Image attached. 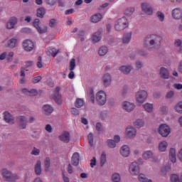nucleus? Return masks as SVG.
I'll return each instance as SVG.
<instances>
[{
  "label": "nucleus",
  "mask_w": 182,
  "mask_h": 182,
  "mask_svg": "<svg viewBox=\"0 0 182 182\" xmlns=\"http://www.w3.org/2000/svg\"><path fill=\"white\" fill-rule=\"evenodd\" d=\"M87 96L89 97L90 100L92 102V103H95V102H97V105L100 106H103L106 105V102H107V95L106 94V91L105 90H100L98 91L95 97V91L92 87H87Z\"/></svg>",
  "instance_id": "1"
},
{
  "label": "nucleus",
  "mask_w": 182,
  "mask_h": 182,
  "mask_svg": "<svg viewBox=\"0 0 182 182\" xmlns=\"http://www.w3.org/2000/svg\"><path fill=\"white\" fill-rule=\"evenodd\" d=\"M159 45H160V36L156 34L146 36L144 41V47L148 50H156Z\"/></svg>",
  "instance_id": "2"
},
{
  "label": "nucleus",
  "mask_w": 182,
  "mask_h": 182,
  "mask_svg": "<svg viewBox=\"0 0 182 182\" xmlns=\"http://www.w3.org/2000/svg\"><path fill=\"white\" fill-rule=\"evenodd\" d=\"M129 26V20L126 17H122L118 19L114 24V29L118 32L124 31Z\"/></svg>",
  "instance_id": "3"
},
{
  "label": "nucleus",
  "mask_w": 182,
  "mask_h": 182,
  "mask_svg": "<svg viewBox=\"0 0 182 182\" xmlns=\"http://www.w3.org/2000/svg\"><path fill=\"white\" fill-rule=\"evenodd\" d=\"M1 174L6 181L14 182L16 181V180H19V176L16 175V173H12V172L8 171V169H2Z\"/></svg>",
  "instance_id": "4"
},
{
  "label": "nucleus",
  "mask_w": 182,
  "mask_h": 182,
  "mask_svg": "<svg viewBox=\"0 0 182 182\" xmlns=\"http://www.w3.org/2000/svg\"><path fill=\"white\" fill-rule=\"evenodd\" d=\"M149 94L146 92V90H139L135 94V100L137 105H143L144 102L147 100Z\"/></svg>",
  "instance_id": "5"
},
{
  "label": "nucleus",
  "mask_w": 182,
  "mask_h": 182,
  "mask_svg": "<svg viewBox=\"0 0 182 182\" xmlns=\"http://www.w3.org/2000/svg\"><path fill=\"white\" fill-rule=\"evenodd\" d=\"M158 133L162 137H168L170 134L171 133V128L166 124H162L159 126L158 129Z\"/></svg>",
  "instance_id": "6"
},
{
  "label": "nucleus",
  "mask_w": 182,
  "mask_h": 182,
  "mask_svg": "<svg viewBox=\"0 0 182 182\" xmlns=\"http://www.w3.org/2000/svg\"><path fill=\"white\" fill-rule=\"evenodd\" d=\"M125 136L126 137H128V139H134V137L137 136V129L132 125L127 127L125 129Z\"/></svg>",
  "instance_id": "7"
},
{
  "label": "nucleus",
  "mask_w": 182,
  "mask_h": 182,
  "mask_svg": "<svg viewBox=\"0 0 182 182\" xmlns=\"http://www.w3.org/2000/svg\"><path fill=\"white\" fill-rule=\"evenodd\" d=\"M122 108L125 112H127V113H132V112L136 109V105L129 101H124L122 103Z\"/></svg>",
  "instance_id": "8"
},
{
  "label": "nucleus",
  "mask_w": 182,
  "mask_h": 182,
  "mask_svg": "<svg viewBox=\"0 0 182 182\" xmlns=\"http://www.w3.org/2000/svg\"><path fill=\"white\" fill-rule=\"evenodd\" d=\"M141 9L142 12H144V14H146V15H152L154 12V10L153 9V6L146 2L142 3L141 4Z\"/></svg>",
  "instance_id": "9"
},
{
  "label": "nucleus",
  "mask_w": 182,
  "mask_h": 182,
  "mask_svg": "<svg viewBox=\"0 0 182 182\" xmlns=\"http://www.w3.org/2000/svg\"><path fill=\"white\" fill-rule=\"evenodd\" d=\"M33 25L38 33H46V32H48V27H41V20H39V18H36L33 22Z\"/></svg>",
  "instance_id": "10"
},
{
  "label": "nucleus",
  "mask_w": 182,
  "mask_h": 182,
  "mask_svg": "<svg viewBox=\"0 0 182 182\" xmlns=\"http://www.w3.org/2000/svg\"><path fill=\"white\" fill-rule=\"evenodd\" d=\"M129 173L131 176H137L140 173V166L137 161L132 162L129 168Z\"/></svg>",
  "instance_id": "11"
},
{
  "label": "nucleus",
  "mask_w": 182,
  "mask_h": 182,
  "mask_svg": "<svg viewBox=\"0 0 182 182\" xmlns=\"http://www.w3.org/2000/svg\"><path fill=\"white\" fill-rule=\"evenodd\" d=\"M103 33V28H100L98 31L95 32L91 36V41L92 43H97L102 41V34Z\"/></svg>",
  "instance_id": "12"
},
{
  "label": "nucleus",
  "mask_w": 182,
  "mask_h": 182,
  "mask_svg": "<svg viewBox=\"0 0 182 182\" xmlns=\"http://www.w3.org/2000/svg\"><path fill=\"white\" fill-rule=\"evenodd\" d=\"M23 48L26 52H31L35 48V44L31 40L27 39L23 42Z\"/></svg>",
  "instance_id": "13"
},
{
  "label": "nucleus",
  "mask_w": 182,
  "mask_h": 182,
  "mask_svg": "<svg viewBox=\"0 0 182 182\" xmlns=\"http://www.w3.org/2000/svg\"><path fill=\"white\" fill-rule=\"evenodd\" d=\"M18 24V18L13 16L11 17L6 24V29H14L15 26Z\"/></svg>",
  "instance_id": "14"
},
{
  "label": "nucleus",
  "mask_w": 182,
  "mask_h": 182,
  "mask_svg": "<svg viewBox=\"0 0 182 182\" xmlns=\"http://www.w3.org/2000/svg\"><path fill=\"white\" fill-rule=\"evenodd\" d=\"M130 147L128 145H123L121 146L119 149V154L122 157L126 159L130 156Z\"/></svg>",
  "instance_id": "15"
},
{
  "label": "nucleus",
  "mask_w": 182,
  "mask_h": 182,
  "mask_svg": "<svg viewBox=\"0 0 182 182\" xmlns=\"http://www.w3.org/2000/svg\"><path fill=\"white\" fill-rule=\"evenodd\" d=\"M102 80L104 86L109 87V86L112 85V75H110V73L104 74Z\"/></svg>",
  "instance_id": "16"
},
{
  "label": "nucleus",
  "mask_w": 182,
  "mask_h": 182,
  "mask_svg": "<svg viewBox=\"0 0 182 182\" xmlns=\"http://www.w3.org/2000/svg\"><path fill=\"white\" fill-rule=\"evenodd\" d=\"M119 70L123 75H129L130 72L133 70V66L132 65H122L119 67Z\"/></svg>",
  "instance_id": "17"
},
{
  "label": "nucleus",
  "mask_w": 182,
  "mask_h": 182,
  "mask_svg": "<svg viewBox=\"0 0 182 182\" xmlns=\"http://www.w3.org/2000/svg\"><path fill=\"white\" fill-rule=\"evenodd\" d=\"M4 120L6 123H9V124H14L15 123V119L14 118V116L9 113V112L6 111L4 112Z\"/></svg>",
  "instance_id": "18"
},
{
  "label": "nucleus",
  "mask_w": 182,
  "mask_h": 182,
  "mask_svg": "<svg viewBox=\"0 0 182 182\" xmlns=\"http://www.w3.org/2000/svg\"><path fill=\"white\" fill-rule=\"evenodd\" d=\"M171 14L173 19L178 20L181 19L182 18V9L180 8H176L173 9Z\"/></svg>",
  "instance_id": "19"
},
{
  "label": "nucleus",
  "mask_w": 182,
  "mask_h": 182,
  "mask_svg": "<svg viewBox=\"0 0 182 182\" xmlns=\"http://www.w3.org/2000/svg\"><path fill=\"white\" fill-rule=\"evenodd\" d=\"M132 35L133 33H132V31L125 33L122 36V43H124V45H128V43H130Z\"/></svg>",
  "instance_id": "20"
},
{
  "label": "nucleus",
  "mask_w": 182,
  "mask_h": 182,
  "mask_svg": "<svg viewBox=\"0 0 182 182\" xmlns=\"http://www.w3.org/2000/svg\"><path fill=\"white\" fill-rule=\"evenodd\" d=\"M103 19V14L100 13H97L95 14H93L90 17V21L92 22V23H97V22H100Z\"/></svg>",
  "instance_id": "21"
},
{
  "label": "nucleus",
  "mask_w": 182,
  "mask_h": 182,
  "mask_svg": "<svg viewBox=\"0 0 182 182\" xmlns=\"http://www.w3.org/2000/svg\"><path fill=\"white\" fill-rule=\"evenodd\" d=\"M167 147H168V142L164 140L159 142L158 149L161 153H166V151H167Z\"/></svg>",
  "instance_id": "22"
},
{
  "label": "nucleus",
  "mask_w": 182,
  "mask_h": 182,
  "mask_svg": "<svg viewBox=\"0 0 182 182\" xmlns=\"http://www.w3.org/2000/svg\"><path fill=\"white\" fill-rule=\"evenodd\" d=\"M18 122L20 129H26L28 119H26L23 116H20L18 117Z\"/></svg>",
  "instance_id": "23"
},
{
  "label": "nucleus",
  "mask_w": 182,
  "mask_h": 182,
  "mask_svg": "<svg viewBox=\"0 0 182 182\" xmlns=\"http://www.w3.org/2000/svg\"><path fill=\"white\" fill-rule=\"evenodd\" d=\"M59 139L64 143H69V141H70V134L68 132H64L59 136Z\"/></svg>",
  "instance_id": "24"
},
{
  "label": "nucleus",
  "mask_w": 182,
  "mask_h": 182,
  "mask_svg": "<svg viewBox=\"0 0 182 182\" xmlns=\"http://www.w3.org/2000/svg\"><path fill=\"white\" fill-rule=\"evenodd\" d=\"M159 75L162 79H169L170 73H168V70L167 68L162 67L160 69Z\"/></svg>",
  "instance_id": "25"
},
{
  "label": "nucleus",
  "mask_w": 182,
  "mask_h": 182,
  "mask_svg": "<svg viewBox=\"0 0 182 182\" xmlns=\"http://www.w3.org/2000/svg\"><path fill=\"white\" fill-rule=\"evenodd\" d=\"M80 156L79 155V153L75 152L73 154L71 163L73 166H79V161L80 160Z\"/></svg>",
  "instance_id": "26"
},
{
  "label": "nucleus",
  "mask_w": 182,
  "mask_h": 182,
  "mask_svg": "<svg viewBox=\"0 0 182 182\" xmlns=\"http://www.w3.org/2000/svg\"><path fill=\"white\" fill-rule=\"evenodd\" d=\"M176 151L174 148H171L169 150V159L171 161V163H176L177 158L176 157Z\"/></svg>",
  "instance_id": "27"
},
{
  "label": "nucleus",
  "mask_w": 182,
  "mask_h": 182,
  "mask_svg": "<svg viewBox=\"0 0 182 182\" xmlns=\"http://www.w3.org/2000/svg\"><path fill=\"white\" fill-rule=\"evenodd\" d=\"M153 156H154V154L153 153V151L151 150L144 151L142 153V158L144 160H150V159H153Z\"/></svg>",
  "instance_id": "28"
},
{
  "label": "nucleus",
  "mask_w": 182,
  "mask_h": 182,
  "mask_svg": "<svg viewBox=\"0 0 182 182\" xmlns=\"http://www.w3.org/2000/svg\"><path fill=\"white\" fill-rule=\"evenodd\" d=\"M109 53V47L106 46H101L98 50L99 56H106Z\"/></svg>",
  "instance_id": "29"
},
{
  "label": "nucleus",
  "mask_w": 182,
  "mask_h": 182,
  "mask_svg": "<svg viewBox=\"0 0 182 182\" xmlns=\"http://www.w3.org/2000/svg\"><path fill=\"white\" fill-rule=\"evenodd\" d=\"M18 46V40L16 38H11L7 41V47L10 49H14Z\"/></svg>",
  "instance_id": "30"
},
{
  "label": "nucleus",
  "mask_w": 182,
  "mask_h": 182,
  "mask_svg": "<svg viewBox=\"0 0 182 182\" xmlns=\"http://www.w3.org/2000/svg\"><path fill=\"white\" fill-rule=\"evenodd\" d=\"M34 168L36 176H41L42 174V163L41 161H37Z\"/></svg>",
  "instance_id": "31"
},
{
  "label": "nucleus",
  "mask_w": 182,
  "mask_h": 182,
  "mask_svg": "<svg viewBox=\"0 0 182 182\" xmlns=\"http://www.w3.org/2000/svg\"><path fill=\"white\" fill-rule=\"evenodd\" d=\"M142 106L146 112H147L148 113H153L154 110V105H153V104L146 102Z\"/></svg>",
  "instance_id": "32"
},
{
  "label": "nucleus",
  "mask_w": 182,
  "mask_h": 182,
  "mask_svg": "<svg viewBox=\"0 0 182 182\" xmlns=\"http://www.w3.org/2000/svg\"><path fill=\"white\" fill-rule=\"evenodd\" d=\"M146 124V122H144V120L141 119H136L134 122L133 124L135 126V127H136L137 129H141V127H144V124Z\"/></svg>",
  "instance_id": "33"
},
{
  "label": "nucleus",
  "mask_w": 182,
  "mask_h": 182,
  "mask_svg": "<svg viewBox=\"0 0 182 182\" xmlns=\"http://www.w3.org/2000/svg\"><path fill=\"white\" fill-rule=\"evenodd\" d=\"M23 93L24 95H27V96H36L38 95V91L36 90H28L26 88H24L22 90Z\"/></svg>",
  "instance_id": "34"
},
{
  "label": "nucleus",
  "mask_w": 182,
  "mask_h": 182,
  "mask_svg": "<svg viewBox=\"0 0 182 182\" xmlns=\"http://www.w3.org/2000/svg\"><path fill=\"white\" fill-rule=\"evenodd\" d=\"M43 112L44 114H50L53 112V107L49 105H46L43 107Z\"/></svg>",
  "instance_id": "35"
},
{
  "label": "nucleus",
  "mask_w": 182,
  "mask_h": 182,
  "mask_svg": "<svg viewBox=\"0 0 182 182\" xmlns=\"http://www.w3.org/2000/svg\"><path fill=\"white\" fill-rule=\"evenodd\" d=\"M59 92H60V87H57L55 88V93L58 97L54 96V100L58 103V105H60L62 103V99H60V95H59Z\"/></svg>",
  "instance_id": "36"
},
{
  "label": "nucleus",
  "mask_w": 182,
  "mask_h": 182,
  "mask_svg": "<svg viewBox=\"0 0 182 182\" xmlns=\"http://www.w3.org/2000/svg\"><path fill=\"white\" fill-rule=\"evenodd\" d=\"M171 170V165L167 164L162 167L161 173L162 176H167V173Z\"/></svg>",
  "instance_id": "37"
},
{
  "label": "nucleus",
  "mask_w": 182,
  "mask_h": 182,
  "mask_svg": "<svg viewBox=\"0 0 182 182\" xmlns=\"http://www.w3.org/2000/svg\"><path fill=\"white\" fill-rule=\"evenodd\" d=\"M58 52L59 51L53 47H50L47 50L48 55H51V56H53V58H55L56 56V55H58Z\"/></svg>",
  "instance_id": "38"
},
{
  "label": "nucleus",
  "mask_w": 182,
  "mask_h": 182,
  "mask_svg": "<svg viewBox=\"0 0 182 182\" xmlns=\"http://www.w3.org/2000/svg\"><path fill=\"white\" fill-rule=\"evenodd\" d=\"M111 178L112 182H122V177L119 173H114Z\"/></svg>",
  "instance_id": "39"
},
{
  "label": "nucleus",
  "mask_w": 182,
  "mask_h": 182,
  "mask_svg": "<svg viewBox=\"0 0 182 182\" xmlns=\"http://www.w3.org/2000/svg\"><path fill=\"white\" fill-rule=\"evenodd\" d=\"M46 14V10L45 8L41 7L37 9V16L38 18H43Z\"/></svg>",
  "instance_id": "40"
},
{
  "label": "nucleus",
  "mask_w": 182,
  "mask_h": 182,
  "mask_svg": "<svg viewBox=\"0 0 182 182\" xmlns=\"http://www.w3.org/2000/svg\"><path fill=\"white\" fill-rule=\"evenodd\" d=\"M106 143L109 149H115L116 146H117V144L113 139H107Z\"/></svg>",
  "instance_id": "41"
},
{
  "label": "nucleus",
  "mask_w": 182,
  "mask_h": 182,
  "mask_svg": "<svg viewBox=\"0 0 182 182\" xmlns=\"http://www.w3.org/2000/svg\"><path fill=\"white\" fill-rule=\"evenodd\" d=\"M175 111L179 114H182V101L178 102L174 107Z\"/></svg>",
  "instance_id": "42"
},
{
  "label": "nucleus",
  "mask_w": 182,
  "mask_h": 182,
  "mask_svg": "<svg viewBox=\"0 0 182 182\" xmlns=\"http://www.w3.org/2000/svg\"><path fill=\"white\" fill-rule=\"evenodd\" d=\"M75 107H77V109H80V107H83L85 105V101H83L82 99L78 98L75 101Z\"/></svg>",
  "instance_id": "43"
},
{
  "label": "nucleus",
  "mask_w": 182,
  "mask_h": 182,
  "mask_svg": "<svg viewBox=\"0 0 182 182\" xmlns=\"http://www.w3.org/2000/svg\"><path fill=\"white\" fill-rule=\"evenodd\" d=\"M106 154L105 153H102L101 155V158H100V166L101 167H103L105 166V164H106Z\"/></svg>",
  "instance_id": "44"
},
{
  "label": "nucleus",
  "mask_w": 182,
  "mask_h": 182,
  "mask_svg": "<svg viewBox=\"0 0 182 182\" xmlns=\"http://www.w3.org/2000/svg\"><path fill=\"white\" fill-rule=\"evenodd\" d=\"M44 164L46 167V171H49V168L50 167V158H46L44 161Z\"/></svg>",
  "instance_id": "45"
},
{
  "label": "nucleus",
  "mask_w": 182,
  "mask_h": 182,
  "mask_svg": "<svg viewBox=\"0 0 182 182\" xmlns=\"http://www.w3.org/2000/svg\"><path fill=\"white\" fill-rule=\"evenodd\" d=\"M156 16L160 22H164V18H166V16H164V14H163V12L158 11L156 13Z\"/></svg>",
  "instance_id": "46"
},
{
  "label": "nucleus",
  "mask_w": 182,
  "mask_h": 182,
  "mask_svg": "<svg viewBox=\"0 0 182 182\" xmlns=\"http://www.w3.org/2000/svg\"><path fill=\"white\" fill-rule=\"evenodd\" d=\"M76 68V60L75 58L71 59L70 62V70L73 71Z\"/></svg>",
  "instance_id": "47"
},
{
  "label": "nucleus",
  "mask_w": 182,
  "mask_h": 182,
  "mask_svg": "<svg viewBox=\"0 0 182 182\" xmlns=\"http://www.w3.org/2000/svg\"><path fill=\"white\" fill-rule=\"evenodd\" d=\"M171 182H181L180 177L177 174H173L171 177Z\"/></svg>",
  "instance_id": "48"
},
{
  "label": "nucleus",
  "mask_w": 182,
  "mask_h": 182,
  "mask_svg": "<svg viewBox=\"0 0 182 182\" xmlns=\"http://www.w3.org/2000/svg\"><path fill=\"white\" fill-rule=\"evenodd\" d=\"M31 154H32V156H39V154H41V149H39L36 147H34L32 149Z\"/></svg>",
  "instance_id": "49"
},
{
  "label": "nucleus",
  "mask_w": 182,
  "mask_h": 182,
  "mask_svg": "<svg viewBox=\"0 0 182 182\" xmlns=\"http://www.w3.org/2000/svg\"><path fill=\"white\" fill-rule=\"evenodd\" d=\"M15 55V53L14 51H11L9 52L7 55H6V59L9 62H12L13 58Z\"/></svg>",
  "instance_id": "50"
},
{
  "label": "nucleus",
  "mask_w": 182,
  "mask_h": 182,
  "mask_svg": "<svg viewBox=\"0 0 182 182\" xmlns=\"http://www.w3.org/2000/svg\"><path fill=\"white\" fill-rule=\"evenodd\" d=\"M175 93L176 92H174L173 90L168 91L166 95V99H173V97H174Z\"/></svg>",
  "instance_id": "51"
},
{
  "label": "nucleus",
  "mask_w": 182,
  "mask_h": 182,
  "mask_svg": "<svg viewBox=\"0 0 182 182\" xmlns=\"http://www.w3.org/2000/svg\"><path fill=\"white\" fill-rule=\"evenodd\" d=\"M133 12H134V8L129 7L125 10L124 14H125V15L129 16V15H132V14H133Z\"/></svg>",
  "instance_id": "52"
},
{
  "label": "nucleus",
  "mask_w": 182,
  "mask_h": 182,
  "mask_svg": "<svg viewBox=\"0 0 182 182\" xmlns=\"http://www.w3.org/2000/svg\"><path fill=\"white\" fill-rule=\"evenodd\" d=\"M46 4L48 5H50V6H54V5H56L58 0H45Z\"/></svg>",
  "instance_id": "53"
},
{
  "label": "nucleus",
  "mask_w": 182,
  "mask_h": 182,
  "mask_svg": "<svg viewBox=\"0 0 182 182\" xmlns=\"http://www.w3.org/2000/svg\"><path fill=\"white\" fill-rule=\"evenodd\" d=\"M138 180L139 182H146L147 178L143 173H140L138 177Z\"/></svg>",
  "instance_id": "54"
},
{
  "label": "nucleus",
  "mask_w": 182,
  "mask_h": 182,
  "mask_svg": "<svg viewBox=\"0 0 182 182\" xmlns=\"http://www.w3.org/2000/svg\"><path fill=\"white\" fill-rule=\"evenodd\" d=\"M88 139V143L90 144V146H93V134L90 133L87 136Z\"/></svg>",
  "instance_id": "55"
},
{
  "label": "nucleus",
  "mask_w": 182,
  "mask_h": 182,
  "mask_svg": "<svg viewBox=\"0 0 182 182\" xmlns=\"http://www.w3.org/2000/svg\"><path fill=\"white\" fill-rule=\"evenodd\" d=\"M37 67L39 68H43V63H42V57L38 58Z\"/></svg>",
  "instance_id": "56"
},
{
  "label": "nucleus",
  "mask_w": 182,
  "mask_h": 182,
  "mask_svg": "<svg viewBox=\"0 0 182 182\" xmlns=\"http://www.w3.org/2000/svg\"><path fill=\"white\" fill-rule=\"evenodd\" d=\"M45 129L48 133H52L53 132V128L50 124H46Z\"/></svg>",
  "instance_id": "57"
},
{
  "label": "nucleus",
  "mask_w": 182,
  "mask_h": 182,
  "mask_svg": "<svg viewBox=\"0 0 182 182\" xmlns=\"http://www.w3.org/2000/svg\"><path fill=\"white\" fill-rule=\"evenodd\" d=\"M137 53L140 56H147V53L143 49H141V50H138Z\"/></svg>",
  "instance_id": "58"
},
{
  "label": "nucleus",
  "mask_w": 182,
  "mask_h": 182,
  "mask_svg": "<svg viewBox=\"0 0 182 182\" xmlns=\"http://www.w3.org/2000/svg\"><path fill=\"white\" fill-rule=\"evenodd\" d=\"M85 35V31L81 30L79 31V39L82 41H85V38L82 36Z\"/></svg>",
  "instance_id": "59"
},
{
  "label": "nucleus",
  "mask_w": 182,
  "mask_h": 182,
  "mask_svg": "<svg viewBox=\"0 0 182 182\" xmlns=\"http://www.w3.org/2000/svg\"><path fill=\"white\" fill-rule=\"evenodd\" d=\"M41 80H42V77L41 76L35 77L33 79V83H38V82H41Z\"/></svg>",
  "instance_id": "60"
},
{
  "label": "nucleus",
  "mask_w": 182,
  "mask_h": 182,
  "mask_svg": "<svg viewBox=\"0 0 182 182\" xmlns=\"http://www.w3.org/2000/svg\"><path fill=\"white\" fill-rule=\"evenodd\" d=\"M70 112L72 114H74V116H77V114H79V110L76 108H72Z\"/></svg>",
  "instance_id": "61"
},
{
  "label": "nucleus",
  "mask_w": 182,
  "mask_h": 182,
  "mask_svg": "<svg viewBox=\"0 0 182 182\" xmlns=\"http://www.w3.org/2000/svg\"><path fill=\"white\" fill-rule=\"evenodd\" d=\"M120 140H121L120 136H119V135L114 136V142H116L117 144L120 143Z\"/></svg>",
  "instance_id": "62"
},
{
  "label": "nucleus",
  "mask_w": 182,
  "mask_h": 182,
  "mask_svg": "<svg viewBox=\"0 0 182 182\" xmlns=\"http://www.w3.org/2000/svg\"><path fill=\"white\" fill-rule=\"evenodd\" d=\"M90 166L92 168L95 167L96 166V158L93 157L90 161Z\"/></svg>",
  "instance_id": "63"
},
{
  "label": "nucleus",
  "mask_w": 182,
  "mask_h": 182,
  "mask_svg": "<svg viewBox=\"0 0 182 182\" xmlns=\"http://www.w3.org/2000/svg\"><path fill=\"white\" fill-rule=\"evenodd\" d=\"M173 87L177 89V90H181L182 89V84H174Z\"/></svg>",
  "instance_id": "64"
}]
</instances>
